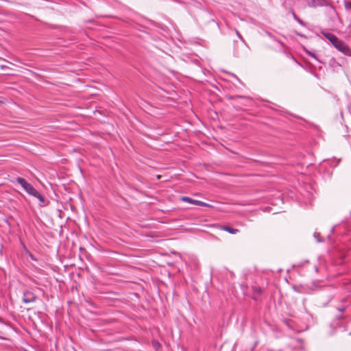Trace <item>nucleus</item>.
I'll list each match as a JSON object with an SVG mask.
<instances>
[{
    "label": "nucleus",
    "instance_id": "f257e3e1",
    "mask_svg": "<svg viewBox=\"0 0 351 351\" xmlns=\"http://www.w3.org/2000/svg\"><path fill=\"white\" fill-rule=\"evenodd\" d=\"M16 181L28 194L32 196L35 195V194H37V190L30 183L27 182L24 178L18 177L16 179Z\"/></svg>",
    "mask_w": 351,
    "mask_h": 351
},
{
    "label": "nucleus",
    "instance_id": "f03ea898",
    "mask_svg": "<svg viewBox=\"0 0 351 351\" xmlns=\"http://www.w3.org/2000/svg\"><path fill=\"white\" fill-rule=\"evenodd\" d=\"M306 1L307 5L311 8L327 6L328 5V0H306Z\"/></svg>",
    "mask_w": 351,
    "mask_h": 351
},
{
    "label": "nucleus",
    "instance_id": "7ed1b4c3",
    "mask_svg": "<svg viewBox=\"0 0 351 351\" xmlns=\"http://www.w3.org/2000/svg\"><path fill=\"white\" fill-rule=\"evenodd\" d=\"M180 199L183 202H187V203H189V204H195V205H197V206H210L208 204L204 202H202V201H199V200H196V199H193L189 197H187V196H182L180 197Z\"/></svg>",
    "mask_w": 351,
    "mask_h": 351
},
{
    "label": "nucleus",
    "instance_id": "20e7f679",
    "mask_svg": "<svg viewBox=\"0 0 351 351\" xmlns=\"http://www.w3.org/2000/svg\"><path fill=\"white\" fill-rule=\"evenodd\" d=\"M336 49L343 54L348 56H351V49L343 40L340 43V44H339Z\"/></svg>",
    "mask_w": 351,
    "mask_h": 351
},
{
    "label": "nucleus",
    "instance_id": "39448f33",
    "mask_svg": "<svg viewBox=\"0 0 351 351\" xmlns=\"http://www.w3.org/2000/svg\"><path fill=\"white\" fill-rule=\"evenodd\" d=\"M36 298V297L34 293L30 291H27L24 292L22 300L24 303L29 304L35 301Z\"/></svg>",
    "mask_w": 351,
    "mask_h": 351
},
{
    "label": "nucleus",
    "instance_id": "423d86ee",
    "mask_svg": "<svg viewBox=\"0 0 351 351\" xmlns=\"http://www.w3.org/2000/svg\"><path fill=\"white\" fill-rule=\"evenodd\" d=\"M320 34L326 38L330 43H332L333 41H335L337 36H336L334 34L326 30V29H321Z\"/></svg>",
    "mask_w": 351,
    "mask_h": 351
},
{
    "label": "nucleus",
    "instance_id": "0eeeda50",
    "mask_svg": "<svg viewBox=\"0 0 351 351\" xmlns=\"http://www.w3.org/2000/svg\"><path fill=\"white\" fill-rule=\"evenodd\" d=\"M252 289L253 291L252 297L254 300H257L262 293L263 289L261 287L257 286H254L252 287Z\"/></svg>",
    "mask_w": 351,
    "mask_h": 351
},
{
    "label": "nucleus",
    "instance_id": "6e6552de",
    "mask_svg": "<svg viewBox=\"0 0 351 351\" xmlns=\"http://www.w3.org/2000/svg\"><path fill=\"white\" fill-rule=\"evenodd\" d=\"M338 309H339V315H337L336 316V318H337V319H335V320L333 321V322H332V323H331V324H330V326H331V327H333V326H334V327H335V326H339V323H337V322H338L339 319H341V314L344 312V311H345V309H346V308H338Z\"/></svg>",
    "mask_w": 351,
    "mask_h": 351
},
{
    "label": "nucleus",
    "instance_id": "1a4fd4ad",
    "mask_svg": "<svg viewBox=\"0 0 351 351\" xmlns=\"http://www.w3.org/2000/svg\"><path fill=\"white\" fill-rule=\"evenodd\" d=\"M282 321L289 328L293 327V324H298V321L297 319H289L287 318H283Z\"/></svg>",
    "mask_w": 351,
    "mask_h": 351
},
{
    "label": "nucleus",
    "instance_id": "9d476101",
    "mask_svg": "<svg viewBox=\"0 0 351 351\" xmlns=\"http://www.w3.org/2000/svg\"><path fill=\"white\" fill-rule=\"evenodd\" d=\"M221 229L230 233V234H234L239 232V230L233 228L228 226H222Z\"/></svg>",
    "mask_w": 351,
    "mask_h": 351
},
{
    "label": "nucleus",
    "instance_id": "9b49d317",
    "mask_svg": "<svg viewBox=\"0 0 351 351\" xmlns=\"http://www.w3.org/2000/svg\"><path fill=\"white\" fill-rule=\"evenodd\" d=\"M34 197H36L40 202V206H45V198L43 195H42L38 191L37 194H35V195H33Z\"/></svg>",
    "mask_w": 351,
    "mask_h": 351
},
{
    "label": "nucleus",
    "instance_id": "f8f14e48",
    "mask_svg": "<svg viewBox=\"0 0 351 351\" xmlns=\"http://www.w3.org/2000/svg\"><path fill=\"white\" fill-rule=\"evenodd\" d=\"M152 348L156 351H159L160 348H161L160 343L158 341H156V340H153L152 341Z\"/></svg>",
    "mask_w": 351,
    "mask_h": 351
},
{
    "label": "nucleus",
    "instance_id": "ddd939ff",
    "mask_svg": "<svg viewBox=\"0 0 351 351\" xmlns=\"http://www.w3.org/2000/svg\"><path fill=\"white\" fill-rule=\"evenodd\" d=\"M336 40L335 41H333L331 44L332 45V46L336 49V47H337V46L339 45V44H340V43L342 41L341 40H340L338 37L335 39Z\"/></svg>",
    "mask_w": 351,
    "mask_h": 351
},
{
    "label": "nucleus",
    "instance_id": "4468645a",
    "mask_svg": "<svg viewBox=\"0 0 351 351\" xmlns=\"http://www.w3.org/2000/svg\"><path fill=\"white\" fill-rule=\"evenodd\" d=\"M306 53H307V54H308L309 56H311V58H314V59H315V60H318V58H317V56H316V54H315V52H313V51H306Z\"/></svg>",
    "mask_w": 351,
    "mask_h": 351
},
{
    "label": "nucleus",
    "instance_id": "2eb2a0df",
    "mask_svg": "<svg viewBox=\"0 0 351 351\" xmlns=\"http://www.w3.org/2000/svg\"><path fill=\"white\" fill-rule=\"evenodd\" d=\"M344 5L347 10L351 11V1H344Z\"/></svg>",
    "mask_w": 351,
    "mask_h": 351
},
{
    "label": "nucleus",
    "instance_id": "dca6fc26",
    "mask_svg": "<svg viewBox=\"0 0 351 351\" xmlns=\"http://www.w3.org/2000/svg\"><path fill=\"white\" fill-rule=\"evenodd\" d=\"M292 15L293 16V19L297 21L300 24H303V22L301 19H300L297 15L295 14V13L293 11L292 12Z\"/></svg>",
    "mask_w": 351,
    "mask_h": 351
},
{
    "label": "nucleus",
    "instance_id": "f3484780",
    "mask_svg": "<svg viewBox=\"0 0 351 351\" xmlns=\"http://www.w3.org/2000/svg\"><path fill=\"white\" fill-rule=\"evenodd\" d=\"M314 237L316 239V240L317 241V242H322L323 240L321 239L320 237V234L319 233H317V232H315L314 233Z\"/></svg>",
    "mask_w": 351,
    "mask_h": 351
},
{
    "label": "nucleus",
    "instance_id": "a211bd4d",
    "mask_svg": "<svg viewBox=\"0 0 351 351\" xmlns=\"http://www.w3.org/2000/svg\"><path fill=\"white\" fill-rule=\"evenodd\" d=\"M304 316H305V319H308L309 318L311 317V315L310 314H308V313L306 311V308H304Z\"/></svg>",
    "mask_w": 351,
    "mask_h": 351
},
{
    "label": "nucleus",
    "instance_id": "6ab92c4d",
    "mask_svg": "<svg viewBox=\"0 0 351 351\" xmlns=\"http://www.w3.org/2000/svg\"><path fill=\"white\" fill-rule=\"evenodd\" d=\"M235 32H236V34H237V36H238V37H239V38H240L243 42H244V40H243V38L242 36L241 35V34L239 33V31H237V29H235Z\"/></svg>",
    "mask_w": 351,
    "mask_h": 351
},
{
    "label": "nucleus",
    "instance_id": "aec40b11",
    "mask_svg": "<svg viewBox=\"0 0 351 351\" xmlns=\"http://www.w3.org/2000/svg\"><path fill=\"white\" fill-rule=\"evenodd\" d=\"M307 328H308V326H307V325H306V326H305V329H307Z\"/></svg>",
    "mask_w": 351,
    "mask_h": 351
},
{
    "label": "nucleus",
    "instance_id": "412c9836",
    "mask_svg": "<svg viewBox=\"0 0 351 351\" xmlns=\"http://www.w3.org/2000/svg\"><path fill=\"white\" fill-rule=\"evenodd\" d=\"M1 103H2V101H0V104H1Z\"/></svg>",
    "mask_w": 351,
    "mask_h": 351
}]
</instances>
